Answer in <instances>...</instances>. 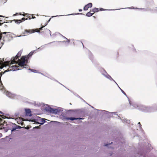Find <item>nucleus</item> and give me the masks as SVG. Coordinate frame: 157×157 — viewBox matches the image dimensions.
I'll return each instance as SVG.
<instances>
[{"instance_id": "obj_20", "label": "nucleus", "mask_w": 157, "mask_h": 157, "mask_svg": "<svg viewBox=\"0 0 157 157\" xmlns=\"http://www.w3.org/2000/svg\"><path fill=\"white\" fill-rule=\"evenodd\" d=\"M67 39V41H66V42H68V43H69V42H70V40H69L68 39Z\"/></svg>"}, {"instance_id": "obj_15", "label": "nucleus", "mask_w": 157, "mask_h": 157, "mask_svg": "<svg viewBox=\"0 0 157 157\" xmlns=\"http://www.w3.org/2000/svg\"><path fill=\"white\" fill-rule=\"evenodd\" d=\"M27 18L25 19V18L23 17L22 18L21 20H20V21H21V22L25 21V20H27Z\"/></svg>"}, {"instance_id": "obj_9", "label": "nucleus", "mask_w": 157, "mask_h": 157, "mask_svg": "<svg viewBox=\"0 0 157 157\" xmlns=\"http://www.w3.org/2000/svg\"><path fill=\"white\" fill-rule=\"evenodd\" d=\"M98 9V8H94L90 10V12H93V13L97 12L99 11Z\"/></svg>"}, {"instance_id": "obj_31", "label": "nucleus", "mask_w": 157, "mask_h": 157, "mask_svg": "<svg viewBox=\"0 0 157 157\" xmlns=\"http://www.w3.org/2000/svg\"><path fill=\"white\" fill-rule=\"evenodd\" d=\"M78 14H82V13H78Z\"/></svg>"}, {"instance_id": "obj_12", "label": "nucleus", "mask_w": 157, "mask_h": 157, "mask_svg": "<svg viewBox=\"0 0 157 157\" xmlns=\"http://www.w3.org/2000/svg\"><path fill=\"white\" fill-rule=\"evenodd\" d=\"M94 13H92L90 12H88L86 14V16L87 17H90Z\"/></svg>"}, {"instance_id": "obj_17", "label": "nucleus", "mask_w": 157, "mask_h": 157, "mask_svg": "<svg viewBox=\"0 0 157 157\" xmlns=\"http://www.w3.org/2000/svg\"><path fill=\"white\" fill-rule=\"evenodd\" d=\"M121 92L125 95H126V93L125 92L121 89H120Z\"/></svg>"}, {"instance_id": "obj_16", "label": "nucleus", "mask_w": 157, "mask_h": 157, "mask_svg": "<svg viewBox=\"0 0 157 157\" xmlns=\"http://www.w3.org/2000/svg\"><path fill=\"white\" fill-rule=\"evenodd\" d=\"M21 15V13H16L15 14H14L13 15V16H17V15Z\"/></svg>"}, {"instance_id": "obj_18", "label": "nucleus", "mask_w": 157, "mask_h": 157, "mask_svg": "<svg viewBox=\"0 0 157 157\" xmlns=\"http://www.w3.org/2000/svg\"><path fill=\"white\" fill-rule=\"evenodd\" d=\"M99 10H100L101 11H104V10H104V9H103L102 8H100L99 9Z\"/></svg>"}, {"instance_id": "obj_26", "label": "nucleus", "mask_w": 157, "mask_h": 157, "mask_svg": "<svg viewBox=\"0 0 157 157\" xmlns=\"http://www.w3.org/2000/svg\"><path fill=\"white\" fill-rule=\"evenodd\" d=\"M79 11L80 12H81V11H82V9H79Z\"/></svg>"}, {"instance_id": "obj_1", "label": "nucleus", "mask_w": 157, "mask_h": 157, "mask_svg": "<svg viewBox=\"0 0 157 157\" xmlns=\"http://www.w3.org/2000/svg\"><path fill=\"white\" fill-rule=\"evenodd\" d=\"M44 27V26L42 25V27L39 29H25V30L24 32L22 34L25 35H27L29 34L34 33L35 32H39L40 31L42 30V29Z\"/></svg>"}, {"instance_id": "obj_28", "label": "nucleus", "mask_w": 157, "mask_h": 157, "mask_svg": "<svg viewBox=\"0 0 157 157\" xmlns=\"http://www.w3.org/2000/svg\"><path fill=\"white\" fill-rule=\"evenodd\" d=\"M25 14H22L21 15H22L23 16H25Z\"/></svg>"}, {"instance_id": "obj_33", "label": "nucleus", "mask_w": 157, "mask_h": 157, "mask_svg": "<svg viewBox=\"0 0 157 157\" xmlns=\"http://www.w3.org/2000/svg\"><path fill=\"white\" fill-rule=\"evenodd\" d=\"M33 70V71H36V70Z\"/></svg>"}, {"instance_id": "obj_4", "label": "nucleus", "mask_w": 157, "mask_h": 157, "mask_svg": "<svg viewBox=\"0 0 157 157\" xmlns=\"http://www.w3.org/2000/svg\"><path fill=\"white\" fill-rule=\"evenodd\" d=\"M92 6V4L91 3H89L86 5L84 7L83 10H87L89 8H91Z\"/></svg>"}, {"instance_id": "obj_13", "label": "nucleus", "mask_w": 157, "mask_h": 157, "mask_svg": "<svg viewBox=\"0 0 157 157\" xmlns=\"http://www.w3.org/2000/svg\"><path fill=\"white\" fill-rule=\"evenodd\" d=\"M57 110L55 109H51V112L53 113H56L57 112Z\"/></svg>"}, {"instance_id": "obj_6", "label": "nucleus", "mask_w": 157, "mask_h": 157, "mask_svg": "<svg viewBox=\"0 0 157 157\" xmlns=\"http://www.w3.org/2000/svg\"><path fill=\"white\" fill-rule=\"evenodd\" d=\"M19 67V66L17 65L12 66H11V67H10V68H11V69H10V70H13V71H15L20 69Z\"/></svg>"}, {"instance_id": "obj_25", "label": "nucleus", "mask_w": 157, "mask_h": 157, "mask_svg": "<svg viewBox=\"0 0 157 157\" xmlns=\"http://www.w3.org/2000/svg\"><path fill=\"white\" fill-rule=\"evenodd\" d=\"M16 130V129H14V128H13V129L12 130H11V131L12 132H13V131H15Z\"/></svg>"}, {"instance_id": "obj_7", "label": "nucleus", "mask_w": 157, "mask_h": 157, "mask_svg": "<svg viewBox=\"0 0 157 157\" xmlns=\"http://www.w3.org/2000/svg\"><path fill=\"white\" fill-rule=\"evenodd\" d=\"M26 114L27 116H31V111L29 109H26L25 110Z\"/></svg>"}, {"instance_id": "obj_14", "label": "nucleus", "mask_w": 157, "mask_h": 157, "mask_svg": "<svg viewBox=\"0 0 157 157\" xmlns=\"http://www.w3.org/2000/svg\"><path fill=\"white\" fill-rule=\"evenodd\" d=\"M22 52L21 51H19L17 53V55H16L17 57H18L19 58L20 57L21 55Z\"/></svg>"}, {"instance_id": "obj_32", "label": "nucleus", "mask_w": 157, "mask_h": 157, "mask_svg": "<svg viewBox=\"0 0 157 157\" xmlns=\"http://www.w3.org/2000/svg\"><path fill=\"white\" fill-rule=\"evenodd\" d=\"M82 45H83V47L84 46V45H83V44H82Z\"/></svg>"}, {"instance_id": "obj_23", "label": "nucleus", "mask_w": 157, "mask_h": 157, "mask_svg": "<svg viewBox=\"0 0 157 157\" xmlns=\"http://www.w3.org/2000/svg\"><path fill=\"white\" fill-rule=\"evenodd\" d=\"M35 18L36 17H34L33 16H31V18H32V19H34V18Z\"/></svg>"}, {"instance_id": "obj_22", "label": "nucleus", "mask_w": 157, "mask_h": 157, "mask_svg": "<svg viewBox=\"0 0 157 157\" xmlns=\"http://www.w3.org/2000/svg\"><path fill=\"white\" fill-rule=\"evenodd\" d=\"M44 119H43V121H42V122H43L42 123H41V124H43L44 123Z\"/></svg>"}, {"instance_id": "obj_8", "label": "nucleus", "mask_w": 157, "mask_h": 157, "mask_svg": "<svg viewBox=\"0 0 157 157\" xmlns=\"http://www.w3.org/2000/svg\"><path fill=\"white\" fill-rule=\"evenodd\" d=\"M0 17H2V18H0V22H3L2 23H0V26L1 25H2L3 23H5V21H4L3 22V21L5 20V19H4V16L0 15Z\"/></svg>"}, {"instance_id": "obj_30", "label": "nucleus", "mask_w": 157, "mask_h": 157, "mask_svg": "<svg viewBox=\"0 0 157 157\" xmlns=\"http://www.w3.org/2000/svg\"><path fill=\"white\" fill-rule=\"evenodd\" d=\"M155 11L157 12V7L156 8V9L155 10Z\"/></svg>"}, {"instance_id": "obj_27", "label": "nucleus", "mask_w": 157, "mask_h": 157, "mask_svg": "<svg viewBox=\"0 0 157 157\" xmlns=\"http://www.w3.org/2000/svg\"><path fill=\"white\" fill-rule=\"evenodd\" d=\"M0 113H1V114H3V113L2 112L0 111Z\"/></svg>"}, {"instance_id": "obj_29", "label": "nucleus", "mask_w": 157, "mask_h": 157, "mask_svg": "<svg viewBox=\"0 0 157 157\" xmlns=\"http://www.w3.org/2000/svg\"><path fill=\"white\" fill-rule=\"evenodd\" d=\"M108 145V144H105V146H107Z\"/></svg>"}, {"instance_id": "obj_2", "label": "nucleus", "mask_w": 157, "mask_h": 157, "mask_svg": "<svg viewBox=\"0 0 157 157\" xmlns=\"http://www.w3.org/2000/svg\"><path fill=\"white\" fill-rule=\"evenodd\" d=\"M27 60L25 59V56H22L21 59H18V61L17 63L18 64V65L21 67H23L24 66L27 65L25 63H27ZM24 67H23V68Z\"/></svg>"}, {"instance_id": "obj_11", "label": "nucleus", "mask_w": 157, "mask_h": 157, "mask_svg": "<svg viewBox=\"0 0 157 157\" xmlns=\"http://www.w3.org/2000/svg\"><path fill=\"white\" fill-rule=\"evenodd\" d=\"M33 53H34V52H31L28 55L27 58H28V59H29V58L31 57L33 55Z\"/></svg>"}, {"instance_id": "obj_24", "label": "nucleus", "mask_w": 157, "mask_h": 157, "mask_svg": "<svg viewBox=\"0 0 157 157\" xmlns=\"http://www.w3.org/2000/svg\"><path fill=\"white\" fill-rule=\"evenodd\" d=\"M138 124H139L140 126V127H141V124H140V122H139V123H138Z\"/></svg>"}, {"instance_id": "obj_5", "label": "nucleus", "mask_w": 157, "mask_h": 157, "mask_svg": "<svg viewBox=\"0 0 157 157\" xmlns=\"http://www.w3.org/2000/svg\"><path fill=\"white\" fill-rule=\"evenodd\" d=\"M64 119H65L66 120H70L71 121H73L74 120H81V119H83V118H75V117H65L64 118Z\"/></svg>"}, {"instance_id": "obj_21", "label": "nucleus", "mask_w": 157, "mask_h": 157, "mask_svg": "<svg viewBox=\"0 0 157 157\" xmlns=\"http://www.w3.org/2000/svg\"><path fill=\"white\" fill-rule=\"evenodd\" d=\"M2 74L1 73H0V81H1V76H2Z\"/></svg>"}, {"instance_id": "obj_3", "label": "nucleus", "mask_w": 157, "mask_h": 157, "mask_svg": "<svg viewBox=\"0 0 157 157\" xmlns=\"http://www.w3.org/2000/svg\"><path fill=\"white\" fill-rule=\"evenodd\" d=\"M18 57H17L16 56H15V57H13V58L11 59L12 61H11V63H10V64L11 65V64H13V63H17L18 61Z\"/></svg>"}, {"instance_id": "obj_10", "label": "nucleus", "mask_w": 157, "mask_h": 157, "mask_svg": "<svg viewBox=\"0 0 157 157\" xmlns=\"http://www.w3.org/2000/svg\"><path fill=\"white\" fill-rule=\"evenodd\" d=\"M13 21H15L16 23L17 24H19L21 22V21H20V20H13Z\"/></svg>"}, {"instance_id": "obj_19", "label": "nucleus", "mask_w": 157, "mask_h": 157, "mask_svg": "<svg viewBox=\"0 0 157 157\" xmlns=\"http://www.w3.org/2000/svg\"><path fill=\"white\" fill-rule=\"evenodd\" d=\"M31 16H32L31 15H30L28 17L30 19H32V18H31Z\"/></svg>"}]
</instances>
